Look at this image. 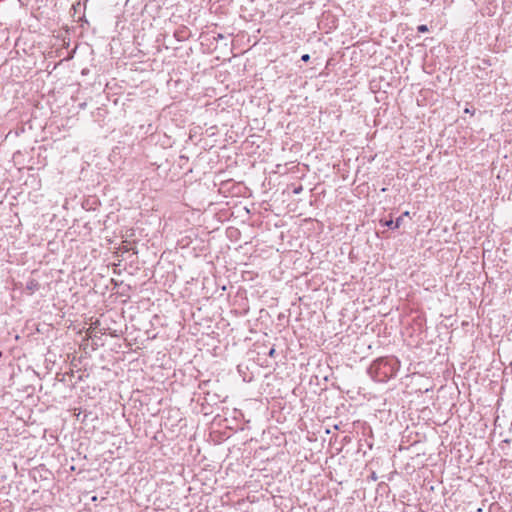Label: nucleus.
Instances as JSON below:
<instances>
[{"label": "nucleus", "mask_w": 512, "mask_h": 512, "mask_svg": "<svg viewBox=\"0 0 512 512\" xmlns=\"http://www.w3.org/2000/svg\"><path fill=\"white\" fill-rule=\"evenodd\" d=\"M399 366L395 357H380L371 363L368 374L377 382H386L396 375Z\"/></svg>", "instance_id": "obj_1"}, {"label": "nucleus", "mask_w": 512, "mask_h": 512, "mask_svg": "<svg viewBox=\"0 0 512 512\" xmlns=\"http://www.w3.org/2000/svg\"><path fill=\"white\" fill-rule=\"evenodd\" d=\"M408 215H409V212H408V211H406V212H405V213H403V215H401V216H402V218H403L404 216H408Z\"/></svg>", "instance_id": "obj_10"}, {"label": "nucleus", "mask_w": 512, "mask_h": 512, "mask_svg": "<svg viewBox=\"0 0 512 512\" xmlns=\"http://www.w3.org/2000/svg\"><path fill=\"white\" fill-rule=\"evenodd\" d=\"M466 113H470V110L468 108L465 109Z\"/></svg>", "instance_id": "obj_11"}, {"label": "nucleus", "mask_w": 512, "mask_h": 512, "mask_svg": "<svg viewBox=\"0 0 512 512\" xmlns=\"http://www.w3.org/2000/svg\"><path fill=\"white\" fill-rule=\"evenodd\" d=\"M183 33L184 30H178L174 33V36L177 38L178 41H183L186 39V36Z\"/></svg>", "instance_id": "obj_4"}, {"label": "nucleus", "mask_w": 512, "mask_h": 512, "mask_svg": "<svg viewBox=\"0 0 512 512\" xmlns=\"http://www.w3.org/2000/svg\"><path fill=\"white\" fill-rule=\"evenodd\" d=\"M302 191H303V187L301 185H299L293 189L294 194H300Z\"/></svg>", "instance_id": "obj_6"}, {"label": "nucleus", "mask_w": 512, "mask_h": 512, "mask_svg": "<svg viewBox=\"0 0 512 512\" xmlns=\"http://www.w3.org/2000/svg\"><path fill=\"white\" fill-rule=\"evenodd\" d=\"M275 353H276V350H275V348H273V347H272V348L269 350L268 355H269L270 357H274Z\"/></svg>", "instance_id": "obj_8"}, {"label": "nucleus", "mask_w": 512, "mask_h": 512, "mask_svg": "<svg viewBox=\"0 0 512 512\" xmlns=\"http://www.w3.org/2000/svg\"><path fill=\"white\" fill-rule=\"evenodd\" d=\"M223 38H224V36H223L222 34H219V35L217 36V39H223Z\"/></svg>", "instance_id": "obj_9"}, {"label": "nucleus", "mask_w": 512, "mask_h": 512, "mask_svg": "<svg viewBox=\"0 0 512 512\" xmlns=\"http://www.w3.org/2000/svg\"><path fill=\"white\" fill-rule=\"evenodd\" d=\"M401 222H402V216L398 217L395 221L388 220L384 223V225L390 229H397L400 227Z\"/></svg>", "instance_id": "obj_2"}, {"label": "nucleus", "mask_w": 512, "mask_h": 512, "mask_svg": "<svg viewBox=\"0 0 512 512\" xmlns=\"http://www.w3.org/2000/svg\"><path fill=\"white\" fill-rule=\"evenodd\" d=\"M417 30H418V32H420V33H425V32H427V31H428V27H427L426 25H419V26L417 27Z\"/></svg>", "instance_id": "obj_5"}, {"label": "nucleus", "mask_w": 512, "mask_h": 512, "mask_svg": "<svg viewBox=\"0 0 512 512\" xmlns=\"http://www.w3.org/2000/svg\"><path fill=\"white\" fill-rule=\"evenodd\" d=\"M301 60L304 62H308L310 60V55L309 54L302 55Z\"/></svg>", "instance_id": "obj_7"}, {"label": "nucleus", "mask_w": 512, "mask_h": 512, "mask_svg": "<svg viewBox=\"0 0 512 512\" xmlns=\"http://www.w3.org/2000/svg\"><path fill=\"white\" fill-rule=\"evenodd\" d=\"M39 287V283L36 280H30L27 282V289L34 291L37 290Z\"/></svg>", "instance_id": "obj_3"}, {"label": "nucleus", "mask_w": 512, "mask_h": 512, "mask_svg": "<svg viewBox=\"0 0 512 512\" xmlns=\"http://www.w3.org/2000/svg\"><path fill=\"white\" fill-rule=\"evenodd\" d=\"M2 356V352L0 351V357Z\"/></svg>", "instance_id": "obj_12"}]
</instances>
